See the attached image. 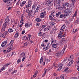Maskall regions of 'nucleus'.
Here are the masks:
<instances>
[{
    "label": "nucleus",
    "instance_id": "obj_39",
    "mask_svg": "<svg viewBox=\"0 0 79 79\" xmlns=\"http://www.w3.org/2000/svg\"><path fill=\"white\" fill-rule=\"evenodd\" d=\"M65 27H66V26L65 25V24H64L62 27L61 29H64Z\"/></svg>",
    "mask_w": 79,
    "mask_h": 79
},
{
    "label": "nucleus",
    "instance_id": "obj_54",
    "mask_svg": "<svg viewBox=\"0 0 79 79\" xmlns=\"http://www.w3.org/2000/svg\"><path fill=\"white\" fill-rule=\"evenodd\" d=\"M17 71V70H14V71L12 72V74H14V73H16Z\"/></svg>",
    "mask_w": 79,
    "mask_h": 79
},
{
    "label": "nucleus",
    "instance_id": "obj_13",
    "mask_svg": "<svg viewBox=\"0 0 79 79\" xmlns=\"http://www.w3.org/2000/svg\"><path fill=\"white\" fill-rule=\"evenodd\" d=\"M12 0H8V1H7L6 3V5L7 6H10L12 3H10L11 2V1Z\"/></svg>",
    "mask_w": 79,
    "mask_h": 79
},
{
    "label": "nucleus",
    "instance_id": "obj_11",
    "mask_svg": "<svg viewBox=\"0 0 79 79\" xmlns=\"http://www.w3.org/2000/svg\"><path fill=\"white\" fill-rule=\"evenodd\" d=\"M65 37V35H64L63 33H59L58 35V39H60L61 37Z\"/></svg>",
    "mask_w": 79,
    "mask_h": 79
},
{
    "label": "nucleus",
    "instance_id": "obj_33",
    "mask_svg": "<svg viewBox=\"0 0 79 79\" xmlns=\"http://www.w3.org/2000/svg\"><path fill=\"white\" fill-rule=\"evenodd\" d=\"M52 48H56V47H57V44H53V45L52 46Z\"/></svg>",
    "mask_w": 79,
    "mask_h": 79
},
{
    "label": "nucleus",
    "instance_id": "obj_56",
    "mask_svg": "<svg viewBox=\"0 0 79 79\" xmlns=\"http://www.w3.org/2000/svg\"><path fill=\"white\" fill-rule=\"evenodd\" d=\"M45 35H45V34L43 33V35L41 36H42V37H43L44 38H45Z\"/></svg>",
    "mask_w": 79,
    "mask_h": 79
},
{
    "label": "nucleus",
    "instance_id": "obj_49",
    "mask_svg": "<svg viewBox=\"0 0 79 79\" xmlns=\"http://www.w3.org/2000/svg\"><path fill=\"white\" fill-rule=\"evenodd\" d=\"M62 66H63V64L62 63H60L59 64V67L62 68Z\"/></svg>",
    "mask_w": 79,
    "mask_h": 79
},
{
    "label": "nucleus",
    "instance_id": "obj_9",
    "mask_svg": "<svg viewBox=\"0 0 79 79\" xmlns=\"http://www.w3.org/2000/svg\"><path fill=\"white\" fill-rule=\"evenodd\" d=\"M6 25H5L4 24H3L2 26V27L1 29V32H4V31H5V28H6Z\"/></svg>",
    "mask_w": 79,
    "mask_h": 79
},
{
    "label": "nucleus",
    "instance_id": "obj_47",
    "mask_svg": "<svg viewBox=\"0 0 79 79\" xmlns=\"http://www.w3.org/2000/svg\"><path fill=\"white\" fill-rule=\"evenodd\" d=\"M46 26H47V25H43L41 28V29H44V28L45 27H46Z\"/></svg>",
    "mask_w": 79,
    "mask_h": 79
},
{
    "label": "nucleus",
    "instance_id": "obj_29",
    "mask_svg": "<svg viewBox=\"0 0 79 79\" xmlns=\"http://www.w3.org/2000/svg\"><path fill=\"white\" fill-rule=\"evenodd\" d=\"M73 55H71L70 57L68 59L69 61H71V60H72V59H73Z\"/></svg>",
    "mask_w": 79,
    "mask_h": 79
},
{
    "label": "nucleus",
    "instance_id": "obj_35",
    "mask_svg": "<svg viewBox=\"0 0 79 79\" xmlns=\"http://www.w3.org/2000/svg\"><path fill=\"white\" fill-rule=\"evenodd\" d=\"M10 64H11V63L9 62L8 63H7V64L4 65V66L6 68V67H7V66H8L9 65H10Z\"/></svg>",
    "mask_w": 79,
    "mask_h": 79
},
{
    "label": "nucleus",
    "instance_id": "obj_34",
    "mask_svg": "<svg viewBox=\"0 0 79 79\" xmlns=\"http://www.w3.org/2000/svg\"><path fill=\"white\" fill-rule=\"evenodd\" d=\"M10 64H11V63L9 62L8 63H7V64L4 65V66L6 68V67H7V66H8L9 65H10Z\"/></svg>",
    "mask_w": 79,
    "mask_h": 79
},
{
    "label": "nucleus",
    "instance_id": "obj_41",
    "mask_svg": "<svg viewBox=\"0 0 79 79\" xmlns=\"http://www.w3.org/2000/svg\"><path fill=\"white\" fill-rule=\"evenodd\" d=\"M75 23H76L77 24L79 23V18H78L75 21Z\"/></svg>",
    "mask_w": 79,
    "mask_h": 79
},
{
    "label": "nucleus",
    "instance_id": "obj_63",
    "mask_svg": "<svg viewBox=\"0 0 79 79\" xmlns=\"http://www.w3.org/2000/svg\"><path fill=\"white\" fill-rule=\"evenodd\" d=\"M69 79H77V78L76 77H73L70 78Z\"/></svg>",
    "mask_w": 79,
    "mask_h": 79
},
{
    "label": "nucleus",
    "instance_id": "obj_15",
    "mask_svg": "<svg viewBox=\"0 0 79 79\" xmlns=\"http://www.w3.org/2000/svg\"><path fill=\"white\" fill-rule=\"evenodd\" d=\"M24 56H25V53L24 52H22L20 54L19 57L22 58L23 57H24Z\"/></svg>",
    "mask_w": 79,
    "mask_h": 79
},
{
    "label": "nucleus",
    "instance_id": "obj_4",
    "mask_svg": "<svg viewBox=\"0 0 79 79\" xmlns=\"http://www.w3.org/2000/svg\"><path fill=\"white\" fill-rule=\"evenodd\" d=\"M47 5L49 6H53V2L51 0H47Z\"/></svg>",
    "mask_w": 79,
    "mask_h": 79
},
{
    "label": "nucleus",
    "instance_id": "obj_24",
    "mask_svg": "<svg viewBox=\"0 0 79 79\" xmlns=\"http://www.w3.org/2000/svg\"><path fill=\"white\" fill-rule=\"evenodd\" d=\"M18 36H19V35L18 34V33L17 32L15 34V35L14 36V38L15 39H16V38L18 37Z\"/></svg>",
    "mask_w": 79,
    "mask_h": 79
},
{
    "label": "nucleus",
    "instance_id": "obj_59",
    "mask_svg": "<svg viewBox=\"0 0 79 79\" xmlns=\"http://www.w3.org/2000/svg\"><path fill=\"white\" fill-rule=\"evenodd\" d=\"M64 30H63V29H61L60 30V32L61 33H62V32H63Z\"/></svg>",
    "mask_w": 79,
    "mask_h": 79
},
{
    "label": "nucleus",
    "instance_id": "obj_50",
    "mask_svg": "<svg viewBox=\"0 0 79 79\" xmlns=\"http://www.w3.org/2000/svg\"><path fill=\"white\" fill-rule=\"evenodd\" d=\"M25 7L27 8H29V7H30V6L28 5V4H27V5L26 4L25 5Z\"/></svg>",
    "mask_w": 79,
    "mask_h": 79
},
{
    "label": "nucleus",
    "instance_id": "obj_53",
    "mask_svg": "<svg viewBox=\"0 0 79 79\" xmlns=\"http://www.w3.org/2000/svg\"><path fill=\"white\" fill-rule=\"evenodd\" d=\"M27 45H28V43H27V42H26L25 43H24V46L26 47V46H27Z\"/></svg>",
    "mask_w": 79,
    "mask_h": 79
},
{
    "label": "nucleus",
    "instance_id": "obj_64",
    "mask_svg": "<svg viewBox=\"0 0 79 79\" xmlns=\"http://www.w3.org/2000/svg\"><path fill=\"white\" fill-rule=\"evenodd\" d=\"M26 37V35H25L23 37V40H24L25 38Z\"/></svg>",
    "mask_w": 79,
    "mask_h": 79
},
{
    "label": "nucleus",
    "instance_id": "obj_25",
    "mask_svg": "<svg viewBox=\"0 0 79 79\" xmlns=\"http://www.w3.org/2000/svg\"><path fill=\"white\" fill-rule=\"evenodd\" d=\"M7 34H8V32L7 31H6L3 34V38H5L6 36L7 35Z\"/></svg>",
    "mask_w": 79,
    "mask_h": 79
},
{
    "label": "nucleus",
    "instance_id": "obj_42",
    "mask_svg": "<svg viewBox=\"0 0 79 79\" xmlns=\"http://www.w3.org/2000/svg\"><path fill=\"white\" fill-rule=\"evenodd\" d=\"M69 3H68V2H66L65 4L66 6H69Z\"/></svg>",
    "mask_w": 79,
    "mask_h": 79
},
{
    "label": "nucleus",
    "instance_id": "obj_10",
    "mask_svg": "<svg viewBox=\"0 0 79 79\" xmlns=\"http://www.w3.org/2000/svg\"><path fill=\"white\" fill-rule=\"evenodd\" d=\"M24 14H23L21 15V19L20 21V23H22V24H24Z\"/></svg>",
    "mask_w": 79,
    "mask_h": 79
},
{
    "label": "nucleus",
    "instance_id": "obj_44",
    "mask_svg": "<svg viewBox=\"0 0 79 79\" xmlns=\"http://www.w3.org/2000/svg\"><path fill=\"white\" fill-rule=\"evenodd\" d=\"M69 69V68L67 67L65 69H64V72H66V71H68V70Z\"/></svg>",
    "mask_w": 79,
    "mask_h": 79
},
{
    "label": "nucleus",
    "instance_id": "obj_5",
    "mask_svg": "<svg viewBox=\"0 0 79 79\" xmlns=\"http://www.w3.org/2000/svg\"><path fill=\"white\" fill-rule=\"evenodd\" d=\"M67 47V46L65 45L64 46V47L63 48V49H62L61 51H60V52H59L60 53V54L62 56L63 55V54H64V50H65Z\"/></svg>",
    "mask_w": 79,
    "mask_h": 79
},
{
    "label": "nucleus",
    "instance_id": "obj_57",
    "mask_svg": "<svg viewBox=\"0 0 79 79\" xmlns=\"http://www.w3.org/2000/svg\"><path fill=\"white\" fill-rule=\"evenodd\" d=\"M50 59H47V60H45V61L46 62V63H48V62L50 61Z\"/></svg>",
    "mask_w": 79,
    "mask_h": 79
},
{
    "label": "nucleus",
    "instance_id": "obj_22",
    "mask_svg": "<svg viewBox=\"0 0 79 79\" xmlns=\"http://www.w3.org/2000/svg\"><path fill=\"white\" fill-rule=\"evenodd\" d=\"M13 31H14V30H13L12 29V28H10L8 29V32L10 33H11V32H13Z\"/></svg>",
    "mask_w": 79,
    "mask_h": 79
},
{
    "label": "nucleus",
    "instance_id": "obj_12",
    "mask_svg": "<svg viewBox=\"0 0 79 79\" xmlns=\"http://www.w3.org/2000/svg\"><path fill=\"white\" fill-rule=\"evenodd\" d=\"M56 57H57V58H59L61 57L62 56L61 55V54H60V53L59 52L56 53Z\"/></svg>",
    "mask_w": 79,
    "mask_h": 79
},
{
    "label": "nucleus",
    "instance_id": "obj_38",
    "mask_svg": "<svg viewBox=\"0 0 79 79\" xmlns=\"http://www.w3.org/2000/svg\"><path fill=\"white\" fill-rule=\"evenodd\" d=\"M56 43V40H54L52 43H51V45H53V44H55Z\"/></svg>",
    "mask_w": 79,
    "mask_h": 79
},
{
    "label": "nucleus",
    "instance_id": "obj_37",
    "mask_svg": "<svg viewBox=\"0 0 79 79\" xmlns=\"http://www.w3.org/2000/svg\"><path fill=\"white\" fill-rule=\"evenodd\" d=\"M54 16H55L54 14H51L49 15V18H53V17H54Z\"/></svg>",
    "mask_w": 79,
    "mask_h": 79
},
{
    "label": "nucleus",
    "instance_id": "obj_3",
    "mask_svg": "<svg viewBox=\"0 0 79 79\" xmlns=\"http://www.w3.org/2000/svg\"><path fill=\"white\" fill-rule=\"evenodd\" d=\"M9 19H10V17L9 16H7L6 18V19L5 20V23H4V24L6 25V26H7V25H8V22L10 21V20Z\"/></svg>",
    "mask_w": 79,
    "mask_h": 79
},
{
    "label": "nucleus",
    "instance_id": "obj_7",
    "mask_svg": "<svg viewBox=\"0 0 79 79\" xmlns=\"http://www.w3.org/2000/svg\"><path fill=\"white\" fill-rule=\"evenodd\" d=\"M8 50L7 52H10L11 50H12V47H13V44H9L8 45Z\"/></svg>",
    "mask_w": 79,
    "mask_h": 79
},
{
    "label": "nucleus",
    "instance_id": "obj_61",
    "mask_svg": "<svg viewBox=\"0 0 79 79\" xmlns=\"http://www.w3.org/2000/svg\"><path fill=\"white\" fill-rule=\"evenodd\" d=\"M43 34L44 33H42L41 32V33H40V34L39 35V36H42Z\"/></svg>",
    "mask_w": 79,
    "mask_h": 79
},
{
    "label": "nucleus",
    "instance_id": "obj_48",
    "mask_svg": "<svg viewBox=\"0 0 79 79\" xmlns=\"http://www.w3.org/2000/svg\"><path fill=\"white\" fill-rule=\"evenodd\" d=\"M20 62H21V59H19L17 61V64L19 63H20Z\"/></svg>",
    "mask_w": 79,
    "mask_h": 79
},
{
    "label": "nucleus",
    "instance_id": "obj_62",
    "mask_svg": "<svg viewBox=\"0 0 79 79\" xmlns=\"http://www.w3.org/2000/svg\"><path fill=\"white\" fill-rule=\"evenodd\" d=\"M41 47H45V45L44 44V43H43L41 44Z\"/></svg>",
    "mask_w": 79,
    "mask_h": 79
},
{
    "label": "nucleus",
    "instance_id": "obj_16",
    "mask_svg": "<svg viewBox=\"0 0 79 79\" xmlns=\"http://www.w3.org/2000/svg\"><path fill=\"white\" fill-rule=\"evenodd\" d=\"M26 3V1H23L22 3L20 4V6H24V5Z\"/></svg>",
    "mask_w": 79,
    "mask_h": 79
},
{
    "label": "nucleus",
    "instance_id": "obj_28",
    "mask_svg": "<svg viewBox=\"0 0 79 79\" xmlns=\"http://www.w3.org/2000/svg\"><path fill=\"white\" fill-rule=\"evenodd\" d=\"M5 66L4 65L1 69L0 72H2V71H3V70H5Z\"/></svg>",
    "mask_w": 79,
    "mask_h": 79
},
{
    "label": "nucleus",
    "instance_id": "obj_43",
    "mask_svg": "<svg viewBox=\"0 0 79 79\" xmlns=\"http://www.w3.org/2000/svg\"><path fill=\"white\" fill-rule=\"evenodd\" d=\"M66 60H67V58H65L63 61L62 62V63H64V62H65V63H66Z\"/></svg>",
    "mask_w": 79,
    "mask_h": 79
},
{
    "label": "nucleus",
    "instance_id": "obj_31",
    "mask_svg": "<svg viewBox=\"0 0 79 79\" xmlns=\"http://www.w3.org/2000/svg\"><path fill=\"white\" fill-rule=\"evenodd\" d=\"M42 62H43V57H41L40 60V64H42Z\"/></svg>",
    "mask_w": 79,
    "mask_h": 79
},
{
    "label": "nucleus",
    "instance_id": "obj_30",
    "mask_svg": "<svg viewBox=\"0 0 79 79\" xmlns=\"http://www.w3.org/2000/svg\"><path fill=\"white\" fill-rule=\"evenodd\" d=\"M61 13V12H59L58 13H57L56 14V17H58V16L60 15Z\"/></svg>",
    "mask_w": 79,
    "mask_h": 79
},
{
    "label": "nucleus",
    "instance_id": "obj_55",
    "mask_svg": "<svg viewBox=\"0 0 79 79\" xmlns=\"http://www.w3.org/2000/svg\"><path fill=\"white\" fill-rule=\"evenodd\" d=\"M51 21H56V19L54 18H52L50 19Z\"/></svg>",
    "mask_w": 79,
    "mask_h": 79
},
{
    "label": "nucleus",
    "instance_id": "obj_58",
    "mask_svg": "<svg viewBox=\"0 0 79 79\" xmlns=\"http://www.w3.org/2000/svg\"><path fill=\"white\" fill-rule=\"evenodd\" d=\"M60 78L61 79H64V76H63V75H62L60 77Z\"/></svg>",
    "mask_w": 79,
    "mask_h": 79
},
{
    "label": "nucleus",
    "instance_id": "obj_46",
    "mask_svg": "<svg viewBox=\"0 0 79 79\" xmlns=\"http://www.w3.org/2000/svg\"><path fill=\"white\" fill-rule=\"evenodd\" d=\"M32 9V10H35V5H33Z\"/></svg>",
    "mask_w": 79,
    "mask_h": 79
},
{
    "label": "nucleus",
    "instance_id": "obj_8",
    "mask_svg": "<svg viewBox=\"0 0 79 79\" xmlns=\"http://www.w3.org/2000/svg\"><path fill=\"white\" fill-rule=\"evenodd\" d=\"M50 44L48 43V44L47 45V46L46 47H44L43 48V49L45 51H46V50H48V49H50Z\"/></svg>",
    "mask_w": 79,
    "mask_h": 79
},
{
    "label": "nucleus",
    "instance_id": "obj_1",
    "mask_svg": "<svg viewBox=\"0 0 79 79\" xmlns=\"http://www.w3.org/2000/svg\"><path fill=\"white\" fill-rule=\"evenodd\" d=\"M64 12L66 14H63L60 15V18H65L67 16H67H70V15L72 14L71 10V9L69 8H68L65 10Z\"/></svg>",
    "mask_w": 79,
    "mask_h": 79
},
{
    "label": "nucleus",
    "instance_id": "obj_45",
    "mask_svg": "<svg viewBox=\"0 0 79 79\" xmlns=\"http://www.w3.org/2000/svg\"><path fill=\"white\" fill-rule=\"evenodd\" d=\"M0 37L3 38V34L2 33L0 32Z\"/></svg>",
    "mask_w": 79,
    "mask_h": 79
},
{
    "label": "nucleus",
    "instance_id": "obj_21",
    "mask_svg": "<svg viewBox=\"0 0 79 79\" xmlns=\"http://www.w3.org/2000/svg\"><path fill=\"white\" fill-rule=\"evenodd\" d=\"M53 67H55V68L56 67V64L55 63H53V65L52 67H50V68H51V69H52Z\"/></svg>",
    "mask_w": 79,
    "mask_h": 79
},
{
    "label": "nucleus",
    "instance_id": "obj_18",
    "mask_svg": "<svg viewBox=\"0 0 79 79\" xmlns=\"http://www.w3.org/2000/svg\"><path fill=\"white\" fill-rule=\"evenodd\" d=\"M56 2V5H60L61 3V1L60 0H55Z\"/></svg>",
    "mask_w": 79,
    "mask_h": 79
},
{
    "label": "nucleus",
    "instance_id": "obj_17",
    "mask_svg": "<svg viewBox=\"0 0 79 79\" xmlns=\"http://www.w3.org/2000/svg\"><path fill=\"white\" fill-rule=\"evenodd\" d=\"M51 29V27L48 26L46 27L45 29L44 30V31H49Z\"/></svg>",
    "mask_w": 79,
    "mask_h": 79
},
{
    "label": "nucleus",
    "instance_id": "obj_19",
    "mask_svg": "<svg viewBox=\"0 0 79 79\" xmlns=\"http://www.w3.org/2000/svg\"><path fill=\"white\" fill-rule=\"evenodd\" d=\"M56 9L60 10V9L61 8V7H60V4H56Z\"/></svg>",
    "mask_w": 79,
    "mask_h": 79
},
{
    "label": "nucleus",
    "instance_id": "obj_2",
    "mask_svg": "<svg viewBox=\"0 0 79 79\" xmlns=\"http://www.w3.org/2000/svg\"><path fill=\"white\" fill-rule=\"evenodd\" d=\"M26 12L28 13V16L31 17L32 15V13H33V10H29V8L26 10Z\"/></svg>",
    "mask_w": 79,
    "mask_h": 79
},
{
    "label": "nucleus",
    "instance_id": "obj_23",
    "mask_svg": "<svg viewBox=\"0 0 79 79\" xmlns=\"http://www.w3.org/2000/svg\"><path fill=\"white\" fill-rule=\"evenodd\" d=\"M32 1H28V5L30 6H31V5H32Z\"/></svg>",
    "mask_w": 79,
    "mask_h": 79
},
{
    "label": "nucleus",
    "instance_id": "obj_6",
    "mask_svg": "<svg viewBox=\"0 0 79 79\" xmlns=\"http://www.w3.org/2000/svg\"><path fill=\"white\" fill-rule=\"evenodd\" d=\"M46 11H44L41 12L40 14V17L41 18H44L45 17V16L46 15Z\"/></svg>",
    "mask_w": 79,
    "mask_h": 79
},
{
    "label": "nucleus",
    "instance_id": "obj_26",
    "mask_svg": "<svg viewBox=\"0 0 79 79\" xmlns=\"http://www.w3.org/2000/svg\"><path fill=\"white\" fill-rule=\"evenodd\" d=\"M35 21H37V22H40V21H41V19H40L39 18H36L35 19Z\"/></svg>",
    "mask_w": 79,
    "mask_h": 79
},
{
    "label": "nucleus",
    "instance_id": "obj_14",
    "mask_svg": "<svg viewBox=\"0 0 79 79\" xmlns=\"http://www.w3.org/2000/svg\"><path fill=\"white\" fill-rule=\"evenodd\" d=\"M7 43V41L3 42L1 44V46L2 47H5L6 45V43Z\"/></svg>",
    "mask_w": 79,
    "mask_h": 79
},
{
    "label": "nucleus",
    "instance_id": "obj_27",
    "mask_svg": "<svg viewBox=\"0 0 79 79\" xmlns=\"http://www.w3.org/2000/svg\"><path fill=\"white\" fill-rule=\"evenodd\" d=\"M66 40V38H64L61 39V40L60 41V43H62L63 42H64Z\"/></svg>",
    "mask_w": 79,
    "mask_h": 79
},
{
    "label": "nucleus",
    "instance_id": "obj_40",
    "mask_svg": "<svg viewBox=\"0 0 79 79\" xmlns=\"http://www.w3.org/2000/svg\"><path fill=\"white\" fill-rule=\"evenodd\" d=\"M14 42H15V41L14 40H12L10 41V44L13 45V43H14Z\"/></svg>",
    "mask_w": 79,
    "mask_h": 79
},
{
    "label": "nucleus",
    "instance_id": "obj_60",
    "mask_svg": "<svg viewBox=\"0 0 79 79\" xmlns=\"http://www.w3.org/2000/svg\"><path fill=\"white\" fill-rule=\"evenodd\" d=\"M67 32H68V30H65V32H64V35H66L67 34Z\"/></svg>",
    "mask_w": 79,
    "mask_h": 79
},
{
    "label": "nucleus",
    "instance_id": "obj_52",
    "mask_svg": "<svg viewBox=\"0 0 79 79\" xmlns=\"http://www.w3.org/2000/svg\"><path fill=\"white\" fill-rule=\"evenodd\" d=\"M31 34H29L28 36V39H29V40H30V39H31Z\"/></svg>",
    "mask_w": 79,
    "mask_h": 79
},
{
    "label": "nucleus",
    "instance_id": "obj_36",
    "mask_svg": "<svg viewBox=\"0 0 79 79\" xmlns=\"http://www.w3.org/2000/svg\"><path fill=\"white\" fill-rule=\"evenodd\" d=\"M10 64H11V63L9 62L8 63H7V64L4 65V66L6 68V67H7V66H8L9 65H10Z\"/></svg>",
    "mask_w": 79,
    "mask_h": 79
},
{
    "label": "nucleus",
    "instance_id": "obj_20",
    "mask_svg": "<svg viewBox=\"0 0 79 79\" xmlns=\"http://www.w3.org/2000/svg\"><path fill=\"white\" fill-rule=\"evenodd\" d=\"M73 63V60H71L70 62H69V64H68V66H71Z\"/></svg>",
    "mask_w": 79,
    "mask_h": 79
},
{
    "label": "nucleus",
    "instance_id": "obj_32",
    "mask_svg": "<svg viewBox=\"0 0 79 79\" xmlns=\"http://www.w3.org/2000/svg\"><path fill=\"white\" fill-rule=\"evenodd\" d=\"M30 25H29L27 24V23H25V26L26 27H30Z\"/></svg>",
    "mask_w": 79,
    "mask_h": 79
},
{
    "label": "nucleus",
    "instance_id": "obj_51",
    "mask_svg": "<svg viewBox=\"0 0 79 79\" xmlns=\"http://www.w3.org/2000/svg\"><path fill=\"white\" fill-rule=\"evenodd\" d=\"M54 40H53V38L52 37L51 38V44H52V43L53 42V41H54Z\"/></svg>",
    "mask_w": 79,
    "mask_h": 79
}]
</instances>
